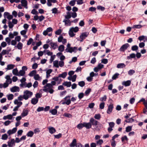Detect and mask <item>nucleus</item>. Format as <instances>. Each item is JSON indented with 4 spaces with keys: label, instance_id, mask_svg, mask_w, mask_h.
Listing matches in <instances>:
<instances>
[{
    "label": "nucleus",
    "instance_id": "2f4dec72",
    "mask_svg": "<svg viewBox=\"0 0 147 147\" xmlns=\"http://www.w3.org/2000/svg\"><path fill=\"white\" fill-rule=\"evenodd\" d=\"M71 30H72L73 32H76L79 30V28L78 27L76 26L75 28L72 27L70 28Z\"/></svg>",
    "mask_w": 147,
    "mask_h": 147
},
{
    "label": "nucleus",
    "instance_id": "0e129e2a",
    "mask_svg": "<svg viewBox=\"0 0 147 147\" xmlns=\"http://www.w3.org/2000/svg\"><path fill=\"white\" fill-rule=\"evenodd\" d=\"M84 94L83 93H80L78 95V97L80 99H81L84 96Z\"/></svg>",
    "mask_w": 147,
    "mask_h": 147
},
{
    "label": "nucleus",
    "instance_id": "603ef678",
    "mask_svg": "<svg viewBox=\"0 0 147 147\" xmlns=\"http://www.w3.org/2000/svg\"><path fill=\"white\" fill-rule=\"evenodd\" d=\"M15 40L17 42H20V41L21 40V38L20 36H16L15 38Z\"/></svg>",
    "mask_w": 147,
    "mask_h": 147
},
{
    "label": "nucleus",
    "instance_id": "49530a36",
    "mask_svg": "<svg viewBox=\"0 0 147 147\" xmlns=\"http://www.w3.org/2000/svg\"><path fill=\"white\" fill-rule=\"evenodd\" d=\"M12 73L14 75L18 76V71L17 68L14 69L12 70Z\"/></svg>",
    "mask_w": 147,
    "mask_h": 147
},
{
    "label": "nucleus",
    "instance_id": "f704fd0d",
    "mask_svg": "<svg viewBox=\"0 0 147 147\" xmlns=\"http://www.w3.org/2000/svg\"><path fill=\"white\" fill-rule=\"evenodd\" d=\"M44 53H45V55H47L48 56H51L52 55L53 53L52 52H51L49 50H45L44 51Z\"/></svg>",
    "mask_w": 147,
    "mask_h": 147
},
{
    "label": "nucleus",
    "instance_id": "f03ea898",
    "mask_svg": "<svg viewBox=\"0 0 147 147\" xmlns=\"http://www.w3.org/2000/svg\"><path fill=\"white\" fill-rule=\"evenodd\" d=\"M67 73L65 72L63 73L62 74H59L58 77H56V84L57 82L58 84H60V82L61 81V79L60 78L59 79V78L61 77L63 78H64L67 76Z\"/></svg>",
    "mask_w": 147,
    "mask_h": 147
},
{
    "label": "nucleus",
    "instance_id": "393cba45",
    "mask_svg": "<svg viewBox=\"0 0 147 147\" xmlns=\"http://www.w3.org/2000/svg\"><path fill=\"white\" fill-rule=\"evenodd\" d=\"M14 103L15 105H17V106H19V107H20L22 104V102L19 101L17 99L15 100L14 101Z\"/></svg>",
    "mask_w": 147,
    "mask_h": 147
},
{
    "label": "nucleus",
    "instance_id": "ddd939ff",
    "mask_svg": "<svg viewBox=\"0 0 147 147\" xmlns=\"http://www.w3.org/2000/svg\"><path fill=\"white\" fill-rule=\"evenodd\" d=\"M3 16L5 18H7L9 20L12 19L13 18L12 16L10 15L7 12H5L4 13Z\"/></svg>",
    "mask_w": 147,
    "mask_h": 147
},
{
    "label": "nucleus",
    "instance_id": "b1692460",
    "mask_svg": "<svg viewBox=\"0 0 147 147\" xmlns=\"http://www.w3.org/2000/svg\"><path fill=\"white\" fill-rule=\"evenodd\" d=\"M77 144L76 140L75 139H74L73 140L72 142L70 144L69 146L71 147H74L76 146Z\"/></svg>",
    "mask_w": 147,
    "mask_h": 147
},
{
    "label": "nucleus",
    "instance_id": "58836bf2",
    "mask_svg": "<svg viewBox=\"0 0 147 147\" xmlns=\"http://www.w3.org/2000/svg\"><path fill=\"white\" fill-rule=\"evenodd\" d=\"M136 57L135 54L133 53L129 55V56H127V58L128 59H130L132 58H135Z\"/></svg>",
    "mask_w": 147,
    "mask_h": 147
},
{
    "label": "nucleus",
    "instance_id": "37998d69",
    "mask_svg": "<svg viewBox=\"0 0 147 147\" xmlns=\"http://www.w3.org/2000/svg\"><path fill=\"white\" fill-rule=\"evenodd\" d=\"M24 84L25 87H27L28 88H30L32 86V84L31 82H29L28 83H26L25 82Z\"/></svg>",
    "mask_w": 147,
    "mask_h": 147
},
{
    "label": "nucleus",
    "instance_id": "bf43d9fd",
    "mask_svg": "<svg viewBox=\"0 0 147 147\" xmlns=\"http://www.w3.org/2000/svg\"><path fill=\"white\" fill-rule=\"evenodd\" d=\"M135 73V71L133 69H131L128 71V74L129 75L131 76Z\"/></svg>",
    "mask_w": 147,
    "mask_h": 147
},
{
    "label": "nucleus",
    "instance_id": "bb28decb",
    "mask_svg": "<svg viewBox=\"0 0 147 147\" xmlns=\"http://www.w3.org/2000/svg\"><path fill=\"white\" fill-rule=\"evenodd\" d=\"M15 67V65L13 64H9L7 65V67L6 68L7 70H10L13 69Z\"/></svg>",
    "mask_w": 147,
    "mask_h": 147
},
{
    "label": "nucleus",
    "instance_id": "de8ad7c7",
    "mask_svg": "<svg viewBox=\"0 0 147 147\" xmlns=\"http://www.w3.org/2000/svg\"><path fill=\"white\" fill-rule=\"evenodd\" d=\"M132 126H128L126 128L125 131L127 132H128L132 130Z\"/></svg>",
    "mask_w": 147,
    "mask_h": 147
},
{
    "label": "nucleus",
    "instance_id": "338daca9",
    "mask_svg": "<svg viewBox=\"0 0 147 147\" xmlns=\"http://www.w3.org/2000/svg\"><path fill=\"white\" fill-rule=\"evenodd\" d=\"M105 103L104 102H102L100 103L99 107L101 109H103L105 107Z\"/></svg>",
    "mask_w": 147,
    "mask_h": 147
},
{
    "label": "nucleus",
    "instance_id": "c756f323",
    "mask_svg": "<svg viewBox=\"0 0 147 147\" xmlns=\"http://www.w3.org/2000/svg\"><path fill=\"white\" fill-rule=\"evenodd\" d=\"M48 129L49 130V133L52 134L55 132V129L54 127H48Z\"/></svg>",
    "mask_w": 147,
    "mask_h": 147
},
{
    "label": "nucleus",
    "instance_id": "6e6552de",
    "mask_svg": "<svg viewBox=\"0 0 147 147\" xmlns=\"http://www.w3.org/2000/svg\"><path fill=\"white\" fill-rule=\"evenodd\" d=\"M64 62L63 61H60L56 60V67L58 68L59 66L62 67L64 65Z\"/></svg>",
    "mask_w": 147,
    "mask_h": 147
},
{
    "label": "nucleus",
    "instance_id": "473e14b6",
    "mask_svg": "<svg viewBox=\"0 0 147 147\" xmlns=\"http://www.w3.org/2000/svg\"><path fill=\"white\" fill-rule=\"evenodd\" d=\"M125 67V65L123 63H120L118 64L117 65V67L118 68H122Z\"/></svg>",
    "mask_w": 147,
    "mask_h": 147
},
{
    "label": "nucleus",
    "instance_id": "7ed1b4c3",
    "mask_svg": "<svg viewBox=\"0 0 147 147\" xmlns=\"http://www.w3.org/2000/svg\"><path fill=\"white\" fill-rule=\"evenodd\" d=\"M33 95L32 92L28 90H26L24 91V99L25 100L28 99L29 98L31 97Z\"/></svg>",
    "mask_w": 147,
    "mask_h": 147
},
{
    "label": "nucleus",
    "instance_id": "a18cd8bd",
    "mask_svg": "<svg viewBox=\"0 0 147 147\" xmlns=\"http://www.w3.org/2000/svg\"><path fill=\"white\" fill-rule=\"evenodd\" d=\"M7 96L8 100H11L13 98V94H10L7 95Z\"/></svg>",
    "mask_w": 147,
    "mask_h": 147
},
{
    "label": "nucleus",
    "instance_id": "052dcab7",
    "mask_svg": "<svg viewBox=\"0 0 147 147\" xmlns=\"http://www.w3.org/2000/svg\"><path fill=\"white\" fill-rule=\"evenodd\" d=\"M5 40L6 42H7V44L8 45H10V42H11V38L9 37H7L5 39Z\"/></svg>",
    "mask_w": 147,
    "mask_h": 147
},
{
    "label": "nucleus",
    "instance_id": "f3484780",
    "mask_svg": "<svg viewBox=\"0 0 147 147\" xmlns=\"http://www.w3.org/2000/svg\"><path fill=\"white\" fill-rule=\"evenodd\" d=\"M10 90L12 92H18L20 90L18 86H15L11 88Z\"/></svg>",
    "mask_w": 147,
    "mask_h": 147
},
{
    "label": "nucleus",
    "instance_id": "e433bc0d",
    "mask_svg": "<svg viewBox=\"0 0 147 147\" xmlns=\"http://www.w3.org/2000/svg\"><path fill=\"white\" fill-rule=\"evenodd\" d=\"M34 78L36 80H40L42 79L41 77H40L38 74H36L34 76Z\"/></svg>",
    "mask_w": 147,
    "mask_h": 147
},
{
    "label": "nucleus",
    "instance_id": "cd10ccee",
    "mask_svg": "<svg viewBox=\"0 0 147 147\" xmlns=\"http://www.w3.org/2000/svg\"><path fill=\"white\" fill-rule=\"evenodd\" d=\"M37 73L36 71L35 70H34L31 71L29 74L28 75L30 77L34 76Z\"/></svg>",
    "mask_w": 147,
    "mask_h": 147
},
{
    "label": "nucleus",
    "instance_id": "20e7f679",
    "mask_svg": "<svg viewBox=\"0 0 147 147\" xmlns=\"http://www.w3.org/2000/svg\"><path fill=\"white\" fill-rule=\"evenodd\" d=\"M53 31V29L51 27H49L44 31L43 32V34L46 36L48 35L49 36H51L52 35V32Z\"/></svg>",
    "mask_w": 147,
    "mask_h": 147
},
{
    "label": "nucleus",
    "instance_id": "4c0bfd02",
    "mask_svg": "<svg viewBox=\"0 0 147 147\" xmlns=\"http://www.w3.org/2000/svg\"><path fill=\"white\" fill-rule=\"evenodd\" d=\"M64 46L63 45H60L58 47V50L61 52H62L64 50Z\"/></svg>",
    "mask_w": 147,
    "mask_h": 147
},
{
    "label": "nucleus",
    "instance_id": "8fccbe9b",
    "mask_svg": "<svg viewBox=\"0 0 147 147\" xmlns=\"http://www.w3.org/2000/svg\"><path fill=\"white\" fill-rule=\"evenodd\" d=\"M94 117L96 119L99 120L101 118V116L100 114H95Z\"/></svg>",
    "mask_w": 147,
    "mask_h": 147
},
{
    "label": "nucleus",
    "instance_id": "c9c22d12",
    "mask_svg": "<svg viewBox=\"0 0 147 147\" xmlns=\"http://www.w3.org/2000/svg\"><path fill=\"white\" fill-rule=\"evenodd\" d=\"M52 70L51 69H49L46 71V78H48L50 76V74L52 72Z\"/></svg>",
    "mask_w": 147,
    "mask_h": 147
},
{
    "label": "nucleus",
    "instance_id": "774afa93",
    "mask_svg": "<svg viewBox=\"0 0 147 147\" xmlns=\"http://www.w3.org/2000/svg\"><path fill=\"white\" fill-rule=\"evenodd\" d=\"M33 40L32 38H30L29 39V40H28V41H27V45H30L31 44V43L32 42Z\"/></svg>",
    "mask_w": 147,
    "mask_h": 147
},
{
    "label": "nucleus",
    "instance_id": "9b49d317",
    "mask_svg": "<svg viewBox=\"0 0 147 147\" xmlns=\"http://www.w3.org/2000/svg\"><path fill=\"white\" fill-rule=\"evenodd\" d=\"M115 123L113 122L109 123V127L108 128V130L109 132L110 133L113 130V128L114 127Z\"/></svg>",
    "mask_w": 147,
    "mask_h": 147
},
{
    "label": "nucleus",
    "instance_id": "39448f33",
    "mask_svg": "<svg viewBox=\"0 0 147 147\" xmlns=\"http://www.w3.org/2000/svg\"><path fill=\"white\" fill-rule=\"evenodd\" d=\"M70 96H66L64 98V100L62 101L63 104H66L67 105H69L71 103V100L70 99Z\"/></svg>",
    "mask_w": 147,
    "mask_h": 147
},
{
    "label": "nucleus",
    "instance_id": "09e8293b",
    "mask_svg": "<svg viewBox=\"0 0 147 147\" xmlns=\"http://www.w3.org/2000/svg\"><path fill=\"white\" fill-rule=\"evenodd\" d=\"M69 36L72 37H74L75 35V34L74 33V32L71 30L70 29L69 31Z\"/></svg>",
    "mask_w": 147,
    "mask_h": 147
},
{
    "label": "nucleus",
    "instance_id": "680f3d73",
    "mask_svg": "<svg viewBox=\"0 0 147 147\" xmlns=\"http://www.w3.org/2000/svg\"><path fill=\"white\" fill-rule=\"evenodd\" d=\"M8 138V136L6 134H4L2 136V139L3 140H6Z\"/></svg>",
    "mask_w": 147,
    "mask_h": 147
},
{
    "label": "nucleus",
    "instance_id": "864d4df0",
    "mask_svg": "<svg viewBox=\"0 0 147 147\" xmlns=\"http://www.w3.org/2000/svg\"><path fill=\"white\" fill-rule=\"evenodd\" d=\"M9 53V51H8L6 50H3L2 51L1 53L2 54V55H4L5 54H8Z\"/></svg>",
    "mask_w": 147,
    "mask_h": 147
},
{
    "label": "nucleus",
    "instance_id": "f8f14e48",
    "mask_svg": "<svg viewBox=\"0 0 147 147\" xmlns=\"http://www.w3.org/2000/svg\"><path fill=\"white\" fill-rule=\"evenodd\" d=\"M15 140L14 139H12L8 142V145L9 147H12L14 146L15 144Z\"/></svg>",
    "mask_w": 147,
    "mask_h": 147
},
{
    "label": "nucleus",
    "instance_id": "3c124183",
    "mask_svg": "<svg viewBox=\"0 0 147 147\" xmlns=\"http://www.w3.org/2000/svg\"><path fill=\"white\" fill-rule=\"evenodd\" d=\"M119 75V74L118 73H115L112 77V79L113 80H115L118 78V76Z\"/></svg>",
    "mask_w": 147,
    "mask_h": 147
},
{
    "label": "nucleus",
    "instance_id": "c03bdc74",
    "mask_svg": "<svg viewBox=\"0 0 147 147\" xmlns=\"http://www.w3.org/2000/svg\"><path fill=\"white\" fill-rule=\"evenodd\" d=\"M85 84V82L84 81H81L78 82V85L81 87H83Z\"/></svg>",
    "mask_w": 147,
    "mask_h": 147
},
{
    "label": "nucleus",
    "instance_id": "2eb2a0df",
    "mask_svg": "<svg viewBox=\"0 0 147 147\" xmlns=\"http://www.w3.org/2000/svg\"><path fill=\"white\" fill-rule=\"evenodd\" d=\"M21 5L26 8L27 9L28 8L27 6L28 2L26 0H21L20 1Z\"/></svg>",
    "mask_w": 147,
    "mask_h": 147
},
{
    "label": "nucleus",
    "instance_id": "4be33fe9",
    "mask_svg": "<svg viewBox=\"0 0 147 147\" xmlns=\"http://www.w3.org/2000/svg\"><path fill=\"white\" fill-rule=\"evenodd\" d=\"M13 118L12 115L11 114H9L7 115L4 116L3 117V119L4 120H6L7 119L11 120Z\"/></svg>",
    "mask_w": 147,
    "mask_h": 147
},
{
    "label": "nucleus",
    "instance_id": "72a5a7b5",
    "mask_svg": "<svg viewBox=\"0 0 147 147\" xmlns=\"http://www.w3.org/2000/svg\"><path fill=\"white\" fill-rule=\"evenodd\" d=\"M25 72L23 70H20L18 72V76H23L24 75Z\"/></svg>",
    "mask_w": 147,
    "mask_h": 147
},
{
    "label": "nucleus",
    "instance_id": "13d9d810",
    "mask_svg": "<svg viewBox=\"0 0 147 147\" xmlns=\"http://www.w3.org/2000/svg\"><path fill=\"white\" fill-rule=\"evenodd\" d=\"M42 96V94H41L39 93H37L35 95V97L36 98L38 99L39 98H40Z\"/></svg>",
    "mask_w": 147,
    "mask_h": 147
},
{
    "label": "nucleus",
    "instance_id": "6ab92c4d",
    "mask_svg": "<svg viewBox=\"0 0 147 147\" xmlns=\"http://www.w3.org/2000/svg\"><path fill=\"white\" fill-rule=\"evenodd\" d=\"M63 22L65 23V25L66 26H70L71 25V21L69 19H64Z\"/></svg>",
    "mask_w": 147,
    "mask_h": 147
},
{
    "label": "nucleus",
    "instance_id": "aec40b11",
    "mask_svg": "<svg viewBox=\"0 0 147 147\" xmlns=\"http://www.w3.org/2000/svg\"><path fill=\"white\" fill-rule=\"evenodd\" d=\"M131 84V81L128 80L126 81H123L122 82V84L125 86H128L130 85Z\"/></svg>",
    "mask_w": 147,
    "mask_h": 147
},
{
    "label": "nucleus",
    "instance_id": "412c9836",
    "mask_svg": "<svg viewBox=\"0 0 147 147\" xmlns=\"http://www.w3.org/2000/svg\"><path fill=\"white\" fill-rule=\"evenodd\" d=\"M38 99L36 98H32L31 101V103L33 105L36 104L38 103Z\"/></svg>",
    "mask_w": 147,
    "mask_h": 147
},
{
    "label": "nucleus",
    "instance_id": "f257e3e1",
    "mask_svg": "<svg viewBox=\"0 0 147 147\" xmlns=\"http://www.w3.org/2000/svg\"><path fill=\"white\" fill-rule=\"evenodd\" d=\"M55 85V81H52L51 84H47L44 86L43 91L45 92H49L51 94L53 93L54 92V90L52 89L53 86Z\"/></svg>",
    "mask_w": 147,
    "mask_h": 147
},
{
    "label": "nucleus",
    "instance_id": "1a4fd4ad",
    "mask_svg": "<svg viewBox=\"0 0 147 147\" xmlns=\"http://www.w3.org/2000/svg\"><path fill=\"white\" fill-rule=\"evenodd\" d=\"M113 108L114 106L113 104H111L108 105V109L107 111V113L108 114H110L111 113Z\"/></svg>",
    "mask_w": 147,
    "mask_h": 147
},
{
    "label": "nucleus",
    "instance_id": "423d86ee",
    "mask_svg": "<svg viewBox=\"0 0 147 147\" xmlns=\"http://www.w3.org/2000/svg\"><path fill=\"white\" fill-rule=\"evenodd\" d=\"M88 34L89 33L88 32H85L82 33L80 36V37L81 39L80 40V41L82 42L83 40L88 36Z\"/></svg>",
    "mask_w": 147,
    "mask_h": 147
},
{
    "label": "nucleus",
    "instance_id": "9d476101",
    "mask_svg": "<svg viewBox=\"0 0 147 147\" xmlns=\"http://www.w3.org/2000/svg\"><path fill=\"white\" fill-rule=\"evenodd\" d=\"M89 121L91 123V125L96 126L98 125V121L93 117L90 118Z\"/></svg>",
    "mask_w": 147,
    "mask_h": 147
},
{
    "label": "nucleus",
    "instance_id": "6e6d98bb",
    "mask_svg": "<svg viewBox=\"0 0 147 147\" xmlns=\"http://www.w3.org/2000/svg\"><path fill=\"white\" fill-rule=\"evenodd\" d=\"M142 27V26L140 25H134L132 28H140Z\"/></svg>",
    "mask_w": 147,
    "mask_h": 147
},
{
    "label": "nucleus",
    "instance_id": "5fc2aeb1",
    "mask_svg": "<svg viewBox=\"0 0 147 147\" xmlns=\"http://www.w3.org/2000/svg\"><path fill=\"white\" fill-rule=\"evenodd\" d=\"M72 47L71 48H67L65 49V51L67 53H72Z\"/></svg>",
    "mask_w": 147,
    "mask_h": 147
},
{
    "label": "nucleus",
    "instance_id": "dca6fc26",
    "mask_svg": "<svg viewBox=\"0 0 147 147\" xmlns=\"http://www.w3.org/2000/svg\"><path fill=\"white\" fill-rule=\"evenodd\" d=\"M28 110L25 109H24L21 115V117H23L26 116L28 114Z\"/></svg>",
    "mask_w": 147,
    "mask_h": 147
},
{
    "label": "nucleus",
    "instance_id": "69168bd1",
    "mask_svg": "<svg viewBox=\"0 0 147 147\" xmlns=\"http://www.w3.org/2000/svg\"><path fill=\"white\" fill-rule=\"evenodd\" d=\"M1 46L3 48L5 47L7 45V44L6 42L3 41L1 44Z\"/></svg>",
    "mask_w": 147,
    "mask_h": 147
},
{
    "label": "nucleus",
    "instance_id": "0eeeda50",
    "mask_svg": "<svg viewBox=\"0 0 147 147\" xmlns=\"http://www.w3.org/2000/svg\"><path fill=\"white\" fill-rule=\"evenodd\" d=\"M130 46V45L128 43H126L121 46L119 49L120 51L124 52L127 48Z\"/></svg>",
    "mask_w": 147,
    "mask_h": 147
},
{
    "label": "nucleus",
    "instance_id": "7c9ffc66",
    "mask_svg": "<svg viewBox=\"0 0 147 147\" xmlns=\"http://www.w3.org/2000/svg\"><path fill=\"white\" fill-rule=\"evenodd\" d=\"M63 85L68 87H69L71 86V82H65L63 84Z\"/></svg>",
    "mask_w": 147,
    "mask_h": 147
},
{
    "label": "nucleus",
    "instance_id": "4468645a",
    "mask_svg": "<svg viewBox=\"0 0 147 147\" xmlns=\"http://www.w3.org/2000/svg\"><path fill=\"white\" fill-rule=\"evenodd\" d=\"M17 127H15L13 128L12 130L10 129L7 132V133L10 136L12 134L15 133L17 131Z\"/></svg>",
    "mask_w": 147,
    "mask_h": 147
},
{
    "label": "nucleus",
    "instance_id": "a211bd4d",
    "mask_svg": "<svg viewBox=\"0 0 147 147\" xmlns=\"http://www.w3.org/2000/svg\"><path fill=\"white\" fill-rule=\"evenodd\" d=\"M84 126L85 127L86 129H89L92 127L91 123L90 122L88 123L84 122Z\"/></svg>",
    "mask_w": 147,
    "mask_h": 147
},
{
    "label": "nucleus",
    "instance_id": "e2e57ef3",
    "mask_svg": "<svg viewBox=\"0 0 147 147\" xmlns=\"http://www.w3.org/2000/svg\"><path fill=\"white\" fill-rule=\"evenodd\" d=\"M71 16V17L74 18L77 16V13L75 12H72Z\"/></svg>",
    "mask_w": 147,
    "mask_h": 147
},
{
    "label": "nucleus",
    "instance_id": "a19ab883",
    "mask_svg": "<svg viewBox=\"0 0 147 147\" xmlns=\"http://www.w3.org/2000/svg\"><path fill=\"white\" fill-rule=\"evenodd\" d=\"M138 49V47L136 45H134L132 46L131 49L133 51H137Z\"/></svg>",
    "mask_w": 147,
    "mask_h": 147
},
{
    "label": "nucleus",
    "instance_id": "79ce46f5",
    "mask_svg": "<svg viewBox=\"0 0 147 147\" xmlns=\"http://www.w3.org/2000/svg\"><path fill=\"white\" fill-rule=\"evenodd\" d=\"M33 134L34 132L32 131H30L27 133L26 136L28 137H32L33 136Z\"/></svg>",
    "mask_w": 147,
    "mask_h": 147
},
{
    "label": "nucleus",
    "instance_id": "c85d7f7f",
    "mask_svg": "<svg viewBox=\"0 0 147 147\" xmlns=\"http://www.w3.org/2000/svg\"><path fill=\"white\" fill-rule=\"evenodd\" d=\"M55 3V0H47V4L48 6H51L52 5L51 3Z\"/></svg>",
    "mask_w": 147,
    "mask_h": 147
},
{
    "label": "nucleus",
    "instance_id": "5701e85b",
    "mask_svg": "<svg viewBox=\"0 0 147 147\" xmlns=\"http://www.w3.org/2000/svg\"><path fill=\"white\" fill-rule=\"evenodd\" d=\"M23 44L21 42H18L16 47L19 50H21L23 48Z\"/></svg>",
    "mask_w": 147,
    "mask_h": 147
},
{
    "label": "nucleus",
    "instance_id": "a878e982",
    "mask_svg": "<svg viewBox=\"0 0 147 147\" xmlns=\"http://www.w3.org/2000/svg\"><path fill=\"white\" fill-rule=\"evenodd\" d=\"M71 12L67 11L66 12L67 15L65 16V18L66 19H69L71 17Z\"/></svg>",
    "mask_w": 147,
    "mask_h": 147
},
{
    "label": "nucleus",
    "instance_id": "ea45409f",
    "mask_svg": "<svg viewBox=\"0 0 147 147\" xmlns=\"http://www.w3.org/2000/svg\"><path fill=\"white\" fill-rule=\"evenodd\" d=\"M83 127H84V123H80L77 126V127L79 129H82Z\"/></svg>",
    "mask_w": 147,
    "mask_h": 147
},
{
    "label": "nucleus",
    "instance_id": "4d7b16f0",
    "mask_svg": "<svg viewBox=\"0 0 147 147\" xmlns=\"http://www.w3.org/2000/svg\"><path fill=\"white\" fill-rule=\"evenodd\" d=\"M97 9L98 10H100L102 11H104L105 9V8L104 7L100 5H98L97 6Z\"/></svg>",
    "mask_w": 147,
    "mask_h": 147
}]
</instances>
